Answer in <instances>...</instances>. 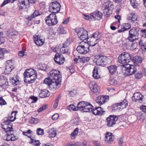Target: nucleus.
<instances>
[{"mask_svg":"<svg viewBox=\"0 0 146 146\" xmlns=\"http://www.w3.org/2000/svg\"><path fill=\"white\" fill-rule=\"evenodd\" d=\"M131 27V25L128 23H125L123 25V28L125 31H127Z\"/></svg>","mask_w":146,"mask_h":146,"instance_id":"54","label":"nucleus"},{"mask_svg":"<svg viewBox=\"0 0 146 146\" xmlns=\"http://www.w3.org/2000/svg\"><path fill=\"white\" fill-rule=\"evenodd\" d=\"M58 31L59 34H62L66 33V31L64 29L63 27L61 26H59L58 29Z\"/></svg>","mask_w":146,"mask_h":146,"instance_id":"43","label":"nucleus"},{"mask_svg":"<svg viewBox=\"0 0 146 146\" xmlns=\"http://www.w3.org/2000/svg\"><path fill=\"white\" fill-rule=\"evenodd\" d=\"M32 132V131L30 129H29L26 132H23V134L26 136H27L28 137L31 139L32 138V136L30 135Z\"/></svg>","mask_w":146,"mask_h":146,"instance_id":"42","label":"nucleus"},{"mask_svg":"<svg viewBox=\"0 0 146 146\" xmlns=\"http://www.w3.org/2000/svg\"><path fill=\"white\" fill-rule=\"evenodd\" d=\"M121 66L125 68V74L128 76L134 74L137 71L136 67L135 65L127 64H122Z\"/></svg>","mask_w":146,"mask_h":146,"instance_id":"7","label":"nucleus"},{"mask_svg":"<svg viewBox=\"0 0 146 146\" xmlns=\"http://www.w3.org/2000/svg\"><path fill=\"white\" fill-rule=\"evenodd\" d=\"M59 116V114L58 113H56L52 115V118L53 120H56L57 119Z\"/></svg>","mask_w":146,"mask_h":146,"instance_id":"59","label":"nucleus"},{"mask_svg":"<svg viewBox=\"0 0 146 146\" xmlns=\"http://www.w3.org/2000/svg\"><path fill=\"white\" fill-rule=\"evenodd\" d=\"M69 93L72 96H74V95L76 94L77 92L76 90H73L70 91Z\"/></svg>","mask_w":146,"mask_h":146,"instance_id":"60","label":"nucleus"},{"mask_svg":"<svg viewBox=\"0 0 146 146\" xmlns=\"http://www.w3.org/2000/svg\"><path fill=\"white\" fill-rule=\"evenodd\" d=\"M24 82L28 84L33 83L36 78V73L32 69H27L24 73Z\"/></svg>","mask_w":146,"mask_h":146,"instance_id":"3","label":"nucleus"},{"mask_svg":"<svg viewBox=\"0 0 146 146\" xmlns=\"http://www.w3.org/2000/svg\"><path fill=\"white\" fill-rule=\"evenodd\" d=\"M131 4L133 7L134 8H137L138 6V4L135 0H131L130 1Z\"/></svg>","mask_w":146,"mask_h":146,"instance_id":"45","label":"nucleus"},{"mask_svg":"<svg viewBox=\"0 0 146 146\" xmlns=\"http://www.w3.org/2000/svg\"><path fill=\"white\" fill-rule=\"evenodd\" d=\"M16 113L15 111L12 112L10 115L7 118V120L4 122L3 124H5V122L8 121L9 123L7 125H10V121H13L16 119Z\"/></svg>","mask_w":146,"mask_h":146,"instance_id":"22","label":"nucleus"},{"mask_svg":"<svg viewBox=\"0 0 146 146\" xmlns=\"http://www.w3.org/2000/svg\"><path fill=\"white\" fill-rule=\"evenodd\" d=\"M106 56L98 55L95 56L94 61L97 65L104 66V59L106 58Z\"/></svg>","mask_w":146,"mask_h":146,"instance_id":"12","label":"nucleus"},{"mask_svg":"<svg viewBox=\"0 0 146 146\" xmlns=\"http://www.w3.org/2000/svg\"><path fill=\"white\" fill-rule=\"evenodd\" d=\"M86 103L84 101L79 102L77 106L78 110L83 111L86 105Z\"/></svg>","mask_w":146,"mask_h":146,"instance_id":"33","label":"nucleus"},{"mask_svg":"<svg viewBox=\"0 0 146 146\" xmlns=\"http://www.w3.org/2000/svg\"><path fill=\"white\" fill-rule=\"evenodd\" d=\"M28 1L27 0H22L19 4V6L20 9H25L29 7Z\"/></svg>","mask_w":146,"mask_h":146,"instance_id":"24","label":"nucleus"},{"mask_svg":"<svg viewBox=\"0 0 146 146\" xmlns=\"http://www.w3.org/2000/svg\"><path fill=\"white\" fill-rule=\"evenodd\" d=\"M125 59H126L124 58L123 52L120 54L118 57V62L121 63H125Z\"/></svg>","mask_w":146,"mask_h":146,"instance_id":"36","label":"nucleus"},{"mask_svg":"<svg viewBox=\"0 0 146 146\" xmlns=\"http://www.w3.org/2000/svg\"><path fill=\"white\" fill-rule=\"evenodd\" d=\"M135 40L132 41V44L131 46V49L132 50H134L135 49L137 46V42L135 41Z\"/></svg>","mask_w":146,"mask_h":146,"instance_id":"50","label":"nucleus"},{"mask_svg":"<svg viewBox=\"0 0 146 146\" xmlns=\"http://www.w3.org/2000/svg\"><path fill=\"white\" fill-rule=\"evenodd\" d=\"M142 76V75L141 72H138L135 74V77L137 79H140Z\"/></svg>","mask_w":146,"mask_h":146,"instance_id":"56","label":"nucleus"},{"mask_svg":"<svg viewBox=\"0 0 146 146\" xmlns=\"http://www.w3.org/2000/svg\"><path fill=\"white\" fill-rule=\"evenodd\" d=\"M48 132V137L50 138L54 137L56 135V131L53 128L50 129Z\"/></svg>","mask_w":146,"mask_h":146,"instance_id":"32","label":"nucleus"},{"mask_svg":"<svg viewBox=\"0 0 146 146\" xmlns=\"http://www.w3.org/2000/svg\"><path fill=\"white\" fill-rule=\"evenodd\" d=\"M54 60L55 62L59 65L62 64L65 61L63 55L58 53L55 54Z\"/></svg>","mask_w":146,"mask_h":146,"instance_id":"13","label":"nucleus"},{"mask_svg":"<svg viewBox=\"0 0 146 146\" xmlns=\"http://www.w3.org/2000/svg\"><path fill=\"white\" fill-rule=\"evenodd\" d=\"M139 35V30L138 29L134 28L131 29L129 32V36L127 40L130 42L138 40Z\"/></svg>","mask_w":146,"mask_h":146,"instance_id":"8","label":"nucleus"},{"mask_svg":"<svg viewBox=\"0 0 146 146\" xmlns=\"http://www.w3.org/2000/svg\"><path fill=\"white\" fill-rule=\"evenodd\" d=\"M69 50L68 47L64 46L63 45L60 48V52L62 53H67L69 52Z\"/></svg>","mask_w":146,"mask_h":146,"instance_id":"39","label":"nucleus"},{"mask_svg":"<svg viewBox=\"0 0 146 146\" xmlns=\"http://www.w3.org/2000/svg\"><path fill=\"white\" fill-rule=\"evenodd\" d=\"M39 122L38 119L36 118L32 117L31 120L29 121V122L31 124H36Z\"/></svg>","mask_w":146,"mask_h":146,"instance_id":"48","label":"nucleus"},{"mask_svg":"<svg viewBox=\"0 0 146 146\" xmlns=\"http://www.w3.org/2000/svg\"><path fill=\"white\" fill-rule=\"evenodd\" d=\"M109 97L108 96H100L98 97L96 99V101L100 106L104 103L106 99H108Z\"/></svg>","mask_w":146,"mask_h":146,"instance_id":"18","label":"nucleus"},{"mask_svg":"<svg viewBox=\"0 0 146 146\" xmlns=\"http://www.w3.org/2000/svg\"><path fill=\"white\" fill-rule=\"evenodd\" d=\"M70 40L67 39L64 42L63 45H64V46H65L68 47V46L70 44Z\"/></svg>","mask_w":146,"mask_h":146,"instance_id":"55","label":"nucleus"},{"mask_svg":"<svg viewBox=\"0 0 146 146\" xmlns=\"http://www.w3.org/2000/svg\"><path fill=\"white\" fill-rule=\"evenodd\" d=\"M33 40L37 45L42 46L44 43V39L39 35H35L34 36Z\"/></svg>","mask_w":146,"mask_h":146,"instance_id":"15","label":"nucleus"},{"mask_svg":"<svg viewBox=\"0 0 146 146\" xmlns=\"http://www.w3.org/2000/svg\"><path fill=\"white\" fill-rule=\"evenodd\" d=\"M37 134L38 135H42L44 133V130L41 128H39L36 130Z\"/></svg>","mask_w":146,"mask_h":146,"instance_id":"49","label":"nucleus"},{"mask_svg":"<svg viewBox=\"0 0 146 146\" xmlns=\"http://www.w3.org/2000/svg\"><path fill=\"white\" fill-rule=\"evenodd\" d=\"M40 14L39 12L36 11H35L33 14L31 16H29L27 18V19L29 20H31L33 18H35L37 16L40 15Z\"/></svg>","mask_w":146,"mask_h":146,"instance_id":"37","label":"nucleus"},{"mask_svg":"<svg viewBox=\"0 0 146 146\" xmlns=\"http://www.w3.org/2000/svg\"><path fill=\"white\" fill-rule=\"evenodd\" d=\"M67 108L70 111L72 110L76 111L78 110V108L76 107L73 104L67 106Z\"/></svg>","mask_w":146,"mask_h":146,"instance_id":"47","label":"nucleus"},{"mask_svg":"<svg viewBox=\"0 0 146 146\" xmlns=\"http://www.w3.org/2000/svg\"><path fill=\"white\" fill-rule=\"evenodd\" d=\"M93 77L96 79H98L100 78V76L98 74V68L96 66H95L93 71Z\"/></svg>","mask_w":146,"mask_h":146,"instance_id":"30","label":"nucleus"},{"mask_svg":"<svg viewBox=\"0 0 146 146\" xmlns=\"http://www.w3.org/2000/svg\"><path fill=\"white\" fill-rule=\"evenodd\" d=\"M106 58L104 59V66L110 63L111 62V59L109 57L106 56Z\"/></svg>","mask_w":146,"mask_h":146,"instance_id":"44","label":"nucleus"},{"mask_svg":"<svg viewBox=\"0 0 146 146\" xmlns=\"http://www.w3.org/2000/svg\"><path fill=\"white\" fill-rule=\"evenodd\" d=\"M108 69L110 74L112 75H115L117 72V67L116 65H111L108 66Z\"/></svg>","mask_w":146,"mask_h":146,"instance_id":"26","label":"nucleus"},{"mask_svg":"<svg viewBox=\"0 0 146 146\" xmlns=\"http://www.w3.org/2000/svg\"><path fill=\"white\" fill-rule=\"evenodd\" d=\"M141 48L142 50L144 51H145L146 50V42L144 43L143 45L141 46Z\"/></svg>","mask_w":146,"mask_h":146,"instance_id":"62","label":"nucleus"},{"mask_svg":"<svg viewBox=\"0 0 146 146\" xmlns=\"http://www.w3.org/2000/svg\"><path fill=\"white\" fill-rule=\"evenodd\" d=\"M12 61V60H9L6 61L5 71L7 73L9 74L14 68Z\"/></svg>","mask_w":146,"mask_h":146,"instance_id":"14","label":"nucleus"},{"mask_svg":"<svg viewBox=\"0 0 146 146\" xmlns=\"http://www.w3.org/2000/svg\"><path fill=\"white\" fill-rule=\"evenodd\" d=\"M118 119V117L115 115H110L106 120V126L108 127H113Z\"/></svg>","mask_w":146,"mask_h":146,"instance_id":"9","label":"nucleus"},{"mask_svg":"<svg viewBox=\"0 0 146 146\" xmlns=\"http://www.w3.org/2000/svg\"><path fill=\"white\" fill-rule=\"evenodd\" d=\"M124 58L125 59L126 63L129 62L131 60H132V58L130 54L126 52H123Z\"/></svg>","mask_w":146,"mask_h":146,"instance_id":"34","label":"nucleus"},{"mask_svg":"<svg viewBox=\"0 0 146 146\" xmlns=\"http://www.w3.org/2000/svg\"><path fill=\"white\" fill-rule=\"evenodd\" d=\"M6 53H7V50L5 49H1L0 50V59L3 58L4 54Z\"/></svg>","mask_w":146,"mask_h":146,"instance_id":"46","label":"nucleus"},{"mask_svg":"<svg viewBox=\"0 0 146 146\" xmlns=\"http://www.w3.org/2000/svg\"><path fill=\"white\" fill-rule=\"evenodd\" d=\"M86 105L85 108L83 111V112H88L91 111L93 106L90 103H86Z\"/></svg>","mask_w":146,"mask_h":146,"instance_id":"31","label":"nucleus"},{"mask_svg":"<svg viewBox=\"0 0 146 146\" xmlns=\"http://www.w3.org/2000/svg\"><path fill=\"white\" fill-rule=\"evenodd\" d=\"M0 86L3 89H6L9 87L7 80L3 76H0Z\"/></svg>","mask_w":146,"mask_h":146,"instance_id":"16","label":"nucleus"},{"mask_svg":"<svg viewBox=\"0 0 146 146\" xmlns=\"http://www.w3.org/2000/svg\"><path fill=\"white\" fill-rule=\"evenodd\" d=\"M49 78H45L44 81L51 89H58L60 86L62 76L60 71L56 70H51L48 74Z\"/></svg>","mask_w":146,"mask_h":146,"instance_id":"1","label":"nucleus"},{"mask_svg":"<svg viewBox=\"0 0 146 146\" xmlns=\"http://www.w3.org/2000/svg\"><path fill=\"white\" fill-rule=\"evenodd\" d=\"M79 38L82 40L88 39V32L83 28H80L76 31Z\"/></svg>","mask_w":146,"mask_h":146,"instance_id":"10","label":"nucleus"},{"mask_svg":"<svg viewBox=\"0 0 146 146\" xmlns=\"http://www.w3.org/2000/svg\"><path fill=\"white\" fill-rule=\"evenodd\" d=\"M10 2H12L11 0H5L3 3L1 5V7H3L6 4Z\"/></svg>","mask_w":146,"mask_h":146,"instance_id":"58","label":"nucleus"},{"mask_svg":"<svg viewBox=\"0 0 146 146\" xmlns=\"http://www.w3.org/2000/svg\"><path fill=\"white\" fill-rule=\"evenodd\" d=\"M7 104L6 102L3 98L2 97H0V106L6 105Z\"/></svg>","mask_w":146,"mask_h":146,"instance_id":"53","label":"nucleus"},{"mask_svg":"<svg viewBox=\"0 0 146 146\" xmlns=\"http://www.w3.org/2000/svg\"><path fill=\"white\" fill-rule=\"evenodd\" d=\"M90 60L89 57H86L82 58L81 60V62L83 63H85L89 61Z\"/></svg>","mask_w":146,"mask_h":146,"instance_id":"52","label":"nucleus"},{"mask_svg":"<svg viewBox=\"0 0 146 146\" xmlns=\"http://www.w3.org/2000/svg\"><path fill=\"white\" fill-rule=\"evenodd\" d=\"M128 105V103L126 100H124L122 102L119 103L115 104L112 106L113 110H115L117 109V107L119 106L121 107L122 109L125 108Z\"/></svg>","mask_w":146,"mask_h":146,"instance_id":"17","label":"nucleus"},{"mask_svg":"<svg viewBox=\"0 0 146 146\" xmlns=\"http://www.w3.org/2000/svg\"><path fill=\"white\" fill-rule=\"evenodd\" d=\"M123 142V139L122 138H119L118 140V144L120 146H121Z\"/></svg>","mask_w":146,"mask_h":146,"instance_id":"63","label":"nucleus"},{"mask_svg":"<svg viewBox=\"0 0 146 146\" xmlns=\"http://www.w3.org/2000/svg\"><path fill=\"white\" fill-rule=\"evenodd\" d=\"M5 124H2V127L7 133L6 140L7 141H14L18 139V137L13 134V128L11 125H7L8 121L5 122Z\"/></svg>","mask_w":146,"mask_h":146,"instance_id":"2","label":"nucleus"},{"mask_svg":"<svg viewBox=\"0 0 146 146\" xmlns=\"http://www.w3.org/2000/svg\"><path fill=\"white\" fill-rule=\"evenodd\" d=\"M10 82L11 83V84L14 86L17 85L19 83V80L16 77H12L10 79Z\"/></svg>","mask_w":146,"mask_h":146,"instance_id":"35","label":"nucleus"},{"mask_svg":"<svg viewBox=\"0 0 146 146\" xmlns=\"http://www.w3.org/2000/svg\"><path fill=\"white\" fill-rule=\"evenodd\" d=\"M45 22L49 26H52L56 25L58 21L56 14L53 13L50 14L45 18Z\"/></svg>","mask_w":146,"mask_h":146,"instance_id":"5","label":"nucleus"},{"mask_svg":"<svg viewBox=\"0 0 146 146\" xmlns=\"http://www.w3.org/2000/svg\"><path fill=\"white\" fill-rule=\"evenodd\" d=\"M9 36H13V35H16L18 34L17 31H14L13 29H10L7 31V33Z\"/></svg>","mask_w":146,"mask_h":146,"instance_id":"40","label":"nucleus"},{"mask_svg":"<svg viewBox=\"0 0 146 146\" xmlns=\"http://www.w3.org/2000/svg\"><path fill=\"white\" fill-rule=\"evenodd\" d=\"M114 138V136L110 132H107L106 134L105 141L108 142L113 141Z\"/></svg>","mask_w":146,"mask_h":146,"instance_id":"28","label":"nucleus"},{"mask_svg":"<svg viewBox=\"0 0 146 146\" xmlns=\"http://www.w3.org/2000/svg\"><path fill=\"white\" fill-rule=\"evenodd\" d=\"M142 62V60L141 57L139 56H136L134 64L135 66L137 65L139 66V64L141 63Z\"/></svg>","mask_w":146,"mask_h":146,"instance_id":"38","label":"nucleus"},{"mask_svg":"<svg viewBox=\"0 0 146 146\" xmlns=\"http://www.w3.org/2000/svg\"><path fill=\"white\" fill-rule=\"evenodd\" d=\"M143 96L139 92L134 93L132 97V100L133 101H136L137 100H142Z\"/></svg>","mask_w":146,"mask_h":146,"instance_id":"25","label":"nucleus"},{"mask_svg":"<svg viewBox=\"0 0 146 146\" xmlns=\"http://www.w3.org/2000/svg\"><path fill=\"white\" fill-rule=\"evenodd\" d=\"M30 98L34 100V102H35L37 101L38 100L37 97L33 96H31L30 97Z\"/></svg>","mask_w":146,"mask_h":146,"instance_id":"64","label":"nucleus"},{"mask_svg":"<svg viewBox=\"0 0 146 146\" xmlns=\"http://www.w3.org/2000/svg\"><path fill=\"white\" fill-rule=\"evenodd\" d=\"M109 3V2H106L103 5V7H104V12L107 16L110 15L112 13V11L110 9V7ZM110 6H113V5L111 4Z\"/></svg>","mask_w":146,"mask_h":146,"instance_id":"19","label":"nucleus"},{"mask_svg":"<svg viewBox=\"0 0 146 146\" xmlns=\"http://www.w3.org/2000/svg\"><path fill=\"white\" fill-rule=\"evenodd\" d=\"M50 93L47 90L44 89L42 90L41 92L39 94V96L41 98H46L50 96Z\"/></svg>","mask_w":146,"mask_h":146,"instance_id":"29","label":"nucleus"},{"mask_svg":"<svg viewBox=\"0 0 146 146\" xmlns=\"http://www.w3.org/2000/svg\"><path fill=\"white\" fill-rule=\"evenodd\" d=\"M140 109L143 112H146V106L143 105L140 107Z\"/></svg>","mask_w":146,"mask_h":146,"instance_id":"61","label":"nucleus"},{"mask_svg":"<svg viewBox=\"0 0 146 146\" xmlns=\"http://www.w3.org/2000/svg\"><path fill=\"white\" fill-rule=\"evenodd\" d=\"M61 6L59 3L55 1L52 2L50 4L49 11L53 13H57L60 11Z\"/></svg>","mask_w":146,"mask_h":146,"instance_id":"11","label":"nucleus"},{"mask_svg":"<svg viewBox=\"0 0 146 146\" xmlns=\"http://www.w3.org/2000/svg\"><path fill=\"white\" fill-rule=\"evenodd\" d=\"M90 45L85 42L82 41L79 43L76 48V50L79 53L85 54L90 50Z\"/></svg>","mask_w":146,"mask_h":146,"instance_id":"6","label":"nucleus"},{"mask_svg":"<svg viewBox=\"0 0 146 146\" xmlns=\"http://www.w3.org/2000/svg\"><path fill=\"white\" fill-rule=\"evenodd\" d=\"M91 111L95 115H101L105 111L102 110L101 107H95L92 109Z\"/></svg>","mask_w":146,"mask_h":146,"instance_id":"20","label":"nucleus"},{"mask_svg":"<svg viewBox=\"0 0 146 146\" xmlns=\"http://www.w3.org/2000/svg\"><path fill=\"white\" fill-rule=\"evenodd\" d=\"M101 38V35L98 32H96L92 36L88 38L87 41L88 44L91 46H94L97 44Z\"/></svg>","mask_w":146,"mask_h":146,"instance_id":"4","label":"nucleus"},{"mask_svg":"<svg viewBox=\"0 0 146 146\" xmlns=\"http://www.w3.org/2000/svg\"><path fill=\"white\" fill-rule=\"evenodd\" d=\"M137 18V16L134 13H132L128 15L127 19L131 22H134L136 21Z\"/></svg>","mask_w":146,"mask_h":146,"instance_id":"27","label":"nucleus"},{"mask_svg":"<svg viewBox=\"0 0 146 146\" xmlns=\"http://www.w3.org/2000/svg\"><path fill=\"white\" fill-rule=\"evenodd\" d=\"M46 105H44L39 108L38 110V111L39 112H40L42 110H45L47 108Z\"/></svg>","mask_w":146,"mask_h":146,"instance_id":"57","label":"nucleus"},{"mask_svg":"<svg viewBox=\"0 0 146 146\" xmlns=\"http://www.w3.org/2000/svg\"><path fill=\"white\" fill-rule=\"evenodd\" d=\"M89 87L92 92L96 94H98L99 90L98 88V86L95 82H90L89 84Z\"/></svg>","mask_w":146,"mask_h":146,"instance_id":"21","label":"nucleus"},{"mask_svg":"<svg viewBox=\"0 0 146 146\" xmlns=\"http://www.w3.org/2000/svg\"><path fill=\"white\" fill-rule=\"evenodd\" d=\"M39 66V68L41 70L45 71L46 69L47 66L45 64H40Z\"/></svg>","mask_w":146,"mask_h":146,"instance_id":"51","label":"nucleus"},{"mask_svg":"<svg viewBox=\"0 0 146 146\" xmlns=\"http://www.w3.org/2000/svg\"><path fill=\"white\" fill-rule=\"evenodd\" d=\"M102 13L100 11L95 12L91 15V19L99 20L102 18Z\"/></svg>","mask_w":146,"mask_h":146,"instance_id":"23","label":"nucleus"},{"mask_svg":"<svg viewBox=\"0 0 146 146\" xmlns=\"http://www.w3.org/2000/svg\"><path fill=\"white\" fill-rule=\"evenodd\" d=\"M31 139V141L30 142V143H32L35 146H38L40 145V143L39 141L34 140L32 138Z\"/></svg>","mask_w":146,"mask_h":146,"instance_id":"41","label":"nucleus"}]
</instances>
